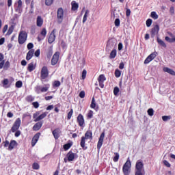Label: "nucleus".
<instances>
[{
	"label": "nucleus",
	"instance_id": "38",
	"mask_svg": "<svg viewBox=\"0 0 175 175\" xmlns=\"http://www.w3.org/2000/svg\"><path fill=\"white\" fill-rule=\"evenodd\" d=\"M150 17L153 18V20H158L159 16L157 14L156 12H152L150 14Z\"/></svg>",
	"mask_w": 175,
	"mask_h": 175
},
{
	"label": "nucleus",
	"instance_id": "4",
	"mask_svg": "<svg viewBox=\"0 0 175 175\" xmlns=\"http://www.w3.org/2000/svg\"><path fill=\"white\" fill-rule=\"evenodd\" d=\"M132 167V163H131V160L128 158L126 163L124 164L122 167V172L124 175H129L131 173V167Z\"/></svg>",
	"mask_w": 175,
	"mask_h": 175
},
{
	"label": "nucleus",
	"instance_id": "21",
	"mask_svg": "<svg viewBox=\"0 0 175 175\" xmlns=\"http://www.w3.org/2000/svg\"><path fill=\"white\" fill-rule=\"evenodd\" d=\"M79 9V3H77L76 1H73L71 2V10L72 12H77V10Z\"/></svg>",
	"mask_w": 175,
	"mask_h": 175
},
{
	"label": "nucleus",
	"instance_id": "30",
	"mask_svg": "<svg viewBox=\"0 0 175 175\" xmlns=\"http://www.w3.org/2000/svg\"><path fill=\"white\" fill-rule=\"evenodd\" d=\"M157 43L160 45L162 46V47H164L165 49H166L167 46L166 44L165 43V42L163 40H162L161 38H159V37H157Z\"/></svg>",
	"mask_w": 175,
	"mask_h": 175
},
{
	"label": "nucleus",
	"instance_id": "39",
	"mask_svg": "<svg viewBox=\"0 0 175 175\" xmlns=\"http://www.w3.org/2000/svg\"><path fill=\"white\" fill-rule=\"evenodd\" d=\"M25 100L26 102H33V100H35V98L31 95H29L25 98Z\"/></svg>",
	"mask_w": 175,
	"mask_h": 175
},
{
	"label": "nucleus",
	"instance_id": "55",
	"mask_svg": "<svg viewBox=\"0 0 175 175\" xmlns=\"http://www.w3.org/2000/svg\"><path fill=\"white\" fill-rule=\"evenodd\" d=\"M32 105L33 106L34 109H38L40 105L38 101H35L32 103Z\"/></svg>",
	"mask_w": 175,
	"mask_h": 175
},
{
	"label": "nucleus",
	"instance_id": "13",
	"mask_svg": "<svg viewBox=\"0 0 175 175\" xmlns=\"http://www.w3.org/2000/svg\"><path fill=\"white\" fill-rule=\"evenodd\" d=\"M77 122H78L79 125L84 128V125L85 124V122L84 120V116L81 113H79L77 118Z\"/></svg>",
	"mask_w": 175,
	"mask_h": 175
},
{
	"label": "nucleus",
	"instance_id": "3",
	"mask_svg": "<svg viewBox=\"0 0 175 175\" xmlns=\"http://www.w3.org/2000/svg\"><path fill=\"white\" fill-rule=\"evenodd\" d=\"M28 33L25 31H21L18 37V42L19 44H24L27 42Z\"/></svg>",
	"mask_w": 175,
	"mask_h": 175
},
{
	"label": "nucleus",
	"instance_id": "16",
	"mask_svg": "<svg viewBox=\"0 0 175 175\" xmlns=\"http://www.w3.org/2000/svg\"><path fill=\"white\" fill-rule=\"evenodd\" d=\"M105 139V133H102L100 135L98 144H97V149L100 150L102 146L103 145V140Z\"/></svg>",
	"mask_w": 175,
	"mask_h": 175
},
{
	"label": "nucleus",
	"instance_id": "1",
	"mask_svg": "<svg viewBox=\"0 0 175 175\" xmlns=\"http://www.w3.org/2000/svg\"><path fill=\"white\" fill-rule=\"evenodd\" d=\"M135 175H146L144 164L141 160H138L135 164Z\"/></svg>",
	"mask_w": 175,
	"mask_h": 175
},
{
	"label": "nucleus",
	"instance_id": "46",
	"mask_svg": "<svg viewBox=\"0 0 175 175\" xmlns=\"http://www.w3.org/2000/svg\"><path fill=\"white\" fill-rule=\"evenodd\" d=\"M72 116H73V109L71 108L70 111L68 113L67 120H70Z\"/></svg>",
	"mask_w": 175,
	"mask_h": 175
},
{
	"label": "nucleus",
	"instance_id": "32",
	"mask_svg": "<svg viewBox=\"0 0 175 175\" xmlns=\"http://www.w3.org/2000/svg\"><path fill=\"white\" fill-rule=\"evenodd\" d=\"M51 55H53V46H51L48 48V51L46 53V57L48 58H50V57H51Z\"/></svg>",
	"mask_w": 175,
	"mask_h": 175
},
{
	"label": "nucleus",
	"instance_id": "35",
	"mask_svg": "<svg viewBox=\"0 0 175 175\" xmlns=\"http://www.w3.org/2000/svg\"><path fill=\"white\" fill-rule=\"evenodd\" d=\"M165 40L166 42H168V43H174L175 42V36L172 37V38H169V36H165Z\"/></svg>",
	"mask_w": 175,
	"mask_h": 175
},
{
	"label": "nucleus",
	"instance_id": "25",
	"mask_svg": "<svg viewBox=\"0 0 175 175\" xmlns=\"http://www.w3.org/2000/svg\"><path fill=\"white\" fill-rule=\"evenodd\" d=\"M36 25L37 27H42L43 25V18L42 16H38L36 19Z\"/></svg>",
	"mask_w": 175,
	"mask_h": 175
},
{
	"label": "nucleus",
	"instance_id": "26",
	"mask_svg": "<svg viewBox=\"0 0 175 175\" xmlns=\"http://www.w3.org/2000/svg\"><path fill=\"white\" fill-rule=\"evenodd\" d=\"M55 140L59 139V129L57 128L52 132Z\"/></svg>",
	"mask_w": 175,
	"mask_h": 175
},
{
	"label": "nucleus",
	"instance_id": "15",
	"mask_svg": "<svg viewBox=\"0 0 175 175\" xmlns=\"http://www.w3.org/2000/svg\"><path fill=\"white\" fill-rule=\"evenodd\" d=\"M40 137V133H37L34 135L31 139V146L35 147L38 142L39 141V138Z\"/></svg>",
	"mask_w": 175,
	"mask_h": 175
},
{
	"label": "nucleus",
	"instance_id": "53",
	"mask_svg": "<svg viewBox=\"0 0 175 175\" xmlns=\"http://www.w3.org/2000/svg\"><path fill=\"white\" fill-rule=\"evenodd\" d=\"M115 27H120V24H121V21H120V18H116L114 22Z\"/></svg>",
	"mask_w": 175,
	"mask_h": 175
},
{
	"label": "nucleus",
	"instance_id": "56",
	"mask_svg": "<svg viewBox=\"0 0 175 175\" xmlns=\"http://www.w3.org/2000/svg\"><path fill=\"white\" fill-rule=\"evenodd\" d=\"M79 97H81V99H83V98H85V92H84L83 90L81 91L79 93Z\"/></svg>",
	"mask_w": 175,
	"mask_h": 175
},
{
	"label": "nucleus",
	"instance_id": "41",
	"mask_svg": "<svg viewBox=\"0 0 175 175\" xmlns=\"http://www.w3.org/2000/svg\"><path fill=\"white\" fill-rule=\"evenodd\" d=\"M40 168V166L39 165V163H33L32 169H33V170H39Z\"/></svg>",
	"mask_w": 175,
	"mask_h": 175
},
{
	"label": "nucleus",
	"instance_id": "44",
	"mask_svg": "<svg viewBox=\"0 0 175 175\" xmlns=\"http://www.w3.org/2000/svg\"><path fill=\"white\" fill-rule=\"evenodd\" d=\"M15 87H16V88H21V87H23V81H16L15 83Z\"/></svg>",
	"mask_w": 175,
	"mask_h": 175
},
{
	"label": "nucleus",
	"instance_id": "54",
	"mask_svg": "<svg viewBox=\"0 0 175 175\" xmlns=\"http://www.w3.org/2000/svg\"><path fill=\"white\" fill-rule=\"evenodd\" d=\"M118 92H120V88H118V87H115L113 89V94L117 96L118 95Z\"/></svg>",
	"mask_w": 175,
	"mask_h": 175
},
{
	"label": "nucleus",
	"instance_id": "23",
	"mask_svg": "<svg viewBox=\"0 0 175 175\" xmlns=\"http://www.w3.org/2000/svg\"><path fill=\"white\" fill-rule=\"evenodd\" d=\"M2 87L3 88H9L10 87V85H9V79H4L1 81Z\"/></svg>",
	"mask_w": 175,
	"mask_h": 175
},
{
	"label": "nucleus",
	"instance_id": "18",
	"mask_svg": "<svg viewBox=\"0 0 175 175\" xmlns=\"http://www.w3.org/2000/svg\"><path fill=\"white\" fill-rule=\"evenodd\" d=\"M67 159L69 162H72V161H75V158H76V153H74L72 151H70L68 152L67 155Z\"/></svg>",
	"mask_w": 175,
	"mask_h": 175
},
{
	"label": "nucleus",
	"instance_id": "19",
	"mask_svg": "<svg viewBox=\"0 0 175 175\" xmlns=\"http://www.w3.org/2000/svg\"><path fill=\"white\" fill-rule=\"evenodd\" d=\"M42 126H43V122H38L33 125V131H34L35 132H38V131H39L40 128H42Z\"/></svg>",
	"mask_w": 175,
	"mask_h": 175
},
{
	"label": "nucleus",
	"instance_id": "63",
	"mask_svg": "<svg viewBox=\"0 0 175 175\" xmlns=\"http://www.w3.org/2000/svg\"><path fill=\"white\" fill-rule=\"evenodd\" d=\"M20 135H21V131H20L18 130L15 131V134H14L15 137H18V136H20Z\"/></svg>",
	"mask_w": 175,
	"mask_h": 175
},
{
	"label": "nucleus",
	"instance_id": "10",
	"mask_svg": "<svg viewBox=\"0 0 175 175\" xmlns=\"http://www.w3.org/2000/svg\"><path fill=\"white\" fill-rule=\"evenodd\" d=\"M55 32H57V29H53L51 33H50L48 39V43H49V44H51V43H54V42H55Z\"/></svg>",
	"mask_w": 175,
	"mask_h": 175
},
{
	"label": "nucleus",
	"instance_id": "29",
	"mask_svg": "<svg viewBox=\"0 0 175 175\" xmlns=\"http://www.w3.org/2000/svg\"><path fill=\"white\" fill-rule=\"evenodd\" d=\"M116 57H117V49H113L110 53L109 58L113 59Z\"/></svg>",
	"mask_w": 175,
	"mask_h": 175
},
{
	"label": "nucleus",
	"instance_id": "33",
	"mask_svg": "<svg viewBox=\"0 0 175 175\" xmlns=\"http://www.w3.org/2000/svg\"><path fill=\"white\" fill-rule=\"evenodd\" d=\"M49 88H50V84H46L44 85V87L41 88L40 90L41 92H47Z\"/></svg>",
	"mask_w": 175,
	"mask_h": 175
},
{
	"label": "nucleus",
	"instance_id": "34",
	"mask_svg": "<svg viewBox=\"0 0 175 175\" xmlns=\"http://www.w3.org/2000/svg\"><path fill=\"white\" fill-rule=\"evenodd\" d=\"M36 66L33 65V63H30L28 64L27 70L29 72H33V70H35Z\"/></svg>",
	"mask_w": 175,
	"mask_h": 175
},
{
	"label": "nucleus",
	"instance_id": "37",
	"mask_svg": "<svg viewBox=\"0 0 175 175\" xmlns=\"http://www.w3.org/2000/svg\"><path fill=\"white\" fill-rule=\"evenodd\" d=\"M61 85V82L59 81H54L53 83V88H57Z\"/></svg>",
	"mask_w": 175,
	"mask_h": 175
},
{
	"label": "nucleus",
	"instance_id": "28",
	"mask_svg": "<svg viewBox=\"0 0 175 175\" xmlns=\"http://www.w3.org/2000/svg\"><path fill=\"white\" fill-rule=\"evenodd\" d=\"M85 138L84 136L81 137V140L80 142V146L83 148V150H87V147H85Z\"/></svg>",
	"mask_w": 175,
	"mask_h": 175
},
{
	"label": "nucleus",
	"instance_id": "11",
	"mask_svg": "<svg viewBox=\"0 0 175 175\" xmlns=\"http://www.w3.org/2000/svg\"><path fill=\"white\" fill-rule=\"evenodd\" d=\"M158 53L157 52H153L150 55H149L146 59L144 60V64H150L151 62V61H152V59H154L155 57H157V55Z\"/></svg>",
	"mask_w": 175,
	"mask_h": 175
},
{
	"label": "nucleus",
	"instance_id": "40",
	"mask_svg": "<svg viewBox=\"0 0 175 175\" xmlns=\"http://www.w3.org/2000/svg\"><path fill=\"white\" fill-rule=\"evenodd\" d=\"M91 109H95L96 107V103H95V98L93 97L92 99V103L90 104Z\"/></svg>",
	"mask_w": 175,
	"mask_h": 175
},
{
	"label": "nucleus",
	"instance_id": "45",
	"mask_svg": "<svg viewBox=\"0 0 175 175\" xmlns=\"http://www.w3.org/2000/svg\"><path fill=\"white\" fill-rule=\"evenodd\" d=\"M9 68H10V62L9 61H7L5 64H4V70H8V69H9Z\"/></svg>",
	"mask_w": 175,
	"mask_h": 175
},
{
	"label": "nucleus",
	"instance_id": "22",
	"mask_svg": "<svg viewBox=\"0 0 175 175\" xmlns=\"http://www.w3.org/2000/svg\"><path fill=\"white\" fill-rule=\"evenodd\" d=\"M34 53H35L34 49H31L28 51V53H27V55H26L27 61H29L32 58V57H33Z\"/></svg>",
	"mask_w": 175,
	"mask_h": 175
},
{
	"label": "nucleus",
	"instance_id": "20",
	"mask_svg": "<svg viewBox=\"0 0 175 175\" xmlns=\"http://www.w3.org/2000/svg\"><path fill=\"white\" fill-rule=\"evenodd\" d=\"M15 147H17V142L16 140H11L8 146V150L12 151V150H13V148Z\"/></svg>",
	"mask_w": 175,
	"mask_h": 175
},
{
	"label": "nucleus",
	"instance_id": "51",
	"mask_svg": "<svg viewBox=\"0 0 175 175\" xmlns=\"http://www.w3.org/2000/svg\"><path fill=\"white\" fill-rule=\"evenodd\" d=\"M115 76L117 78L121 77V71L120 70H118V69H116L115 70Z\"/></svg>",
	"mask_w": 175,
	"mask_h": 175
},
{
	"label": "nucleus",
	"instance_id": "12",
	"mask_svg": "<svg viewBox=\"0 0 175 175\" xmlns=\"http://www.w3.org/2000/svg\"><path fill=\"white\" fill-rule=\"evenodd\" d=\"M98 81L99 83V86L100 87V88H105L104 83L105 81H106V77L105 76V75H100L98 77Z\"/></svg>",
	"mask_w": 175,
	"mask_h": 175
},
{
	"label": "nucleus",
	"instance_id": "49",
	"mask_svg": "<svg viewBox=\"0 0 175 175\" xmlns=\"http://www.w3.org/2000/svg\"><path fill=\"white\" fill-rule=\"evenodd\" d=\"M146 27H151V24H152V19L148 18V20H146Z\"/></svg>",
	"mask_w": 175,
	"mask_h": 175
},
{
	"label": "nucleus",
	"instance_id": "2",
	"mask_svg": "<svg viewBox=\"0 0 175 175\" xmlns=\"http://www.w3.org/2000/svg\"><path fill=\"white\" fill-rule=\"evenodd\" d=\"M46 117H47V112H43L42 114H40V111H37L33 114L34 122L42 121V120L46 118Z\"/></svg>",
	"mask_w": 175,
	"mask_h": 175
},
{
	"label": "nucleus",
	"instance_id": "60",
	"mask_svg": "<svg viewBox=\"0 0 175 175\" xmlns=\"http://www.w3.org/2000/svg\"><path fill=\"white\" fill-rule=\"evenodd\" d=\"M10 142L8 140H5V142H3V147H9L10 146Z\"/></svg>",
	"mask_w": 175,
	"mask_h": 175
},
{
	"label": "nucleus",
	"instance_id": "14",
	"mask_svg": "<svg viewBox=\"0 0 175 175\" xmlns=\"http://www.w3.org/2000/svg\"><path fill=\"white\" fill-rule=\"evenodd\" d=\"M46 35H47V30L46 28H43L40 33L37 37L38 41L41 42V40H43L44 38H46Z\"/></svg>",
	"mask_w": 175,
	"mask_h": 175
},
{
	"label": "nucleus",
	"instance_id": "62",
	"mask_svg": "<svg viewBox=\"0 0 175 175\" xmlns=\"http://www.w3.org/2000/svg\"><path fill=\"white\" fill-rule=\"evenodd\" d=\"M124 66H125V64H124V62H122L119 64V69L122 70L124 69Z\"/></svg>",
	"mask_w": 175,
	"mask_h": 175
},
{
	"label": "nucleus",
	"instance_id": "7",
	"mask_svg": "<svg viewBox=\"0 0 175 175\" xmlns=\"http://www.w3.org/2000/svg\"><path fill=\"white\" fill-rule=\"evenodd\" d=\"M57 23L59 24H62V22L64 21V9L62 8H59L57 9Z\"/></svg>",
	"mask_w": 175,
	"mask_h": 175
},
{
	"label": "nucleus",
	"instance_id": "43",
	"mask_svg": "<svg viewBox=\"0 0 175 175\" xmlns=\"http://www.w3.org/2000/svg\"><path fill=\"white\" fill-rule=\"evenodd\" d=\"M92 117H94V111L92 110H90L87 114V118L90 120Z\"/></svg>",
	"mask_w": 175,
	"mask_h": 175
},
{
	"label": "nucleus",
	"instance_id": "52",
	"mask_svg": "<svg viewBox=\"0 0 175 175\" xmlns=\"http://www.w3.org/2000/svg\"><path fill=\"white\" fill-rule=\"evenodd\" d=\"M147 112L148 116H150V117H152V116H154V109L152 108L148 109Z\"/></svg>",
	"mask_w": 175,
	"mask_h": 175
},
{
	"label": "nucleus",
	"instance_id": "61",
	"mask_svg": "<svg viewBox=\"0 0 175 175\" xmlns=\"http://www.w3.org/2000/svg\"><path fill=\"white\" fill-rule=\"evenodd\" d=\"M163 162L165 166H166L167 167H170L171 165L167 160H164Z\"/></svg>",
	"mask_w": 175,
	"mask_h": 175
},
{
	"label": "nucleus",
	"instance_id": "48",
	"mask_svg": "<svg viewBox=\"0 0 175 175\" xmlns=\"http://www.w3.org/2000/svg\"><path fill=\"white\" fill-rule=\"evenodd\" d=\"M162 120L164 122L168 121V120H172L171 116H162Z\"/></svg>",
	"mask_w": 175,
	"mask_h": 175
},
{
	"label": "nucleus",
	"instance_id": "6",
	"mask_svg": "<svg viewBox=\"0 0 175 175\" xmlns=\"http://www.w3.org/2000/svg\"><path fill=\"white\" fill-rule=\"evenodd\" d=\"M20 126H21V119L20 118H18L15 122H14V124L12 125L11 128V131L12 133H14V132H16V131H18L20 129Z\"/></svg>",
	"mask_w": 175,
	"mask_h": 175
},
{
	"label": "nucleus",
	"instance_id": "9",
	"mask_svg": "<svg viewBox=\"0 0 175 175\" xmlns=\"http://www.w3.org/2000/svg\"><path fill=\"white\" fill-rule=\"evenodd\" d=\"M59 52H55L51 59V63L53 66H55L58 64V61H59Z\"/></svg>",
	"mask_w": 175,
	"mask_h": 175
},
{
	"label": "nucleus",
	"instance_id": "17",
	"mask_svg": "<svg viewBox=\"0 0 175 175\" xmlns=\"http://www.w3.org/2000/svg\"><path fill=\"white\" fill-rule=\"evenodd\" d=\"M159 32V25H156L151 30L150 35L152 38H154L155 35H158V33Z\"/></svg>",
	"mask_w": 175,
	"mask_h": 175
},
{
	"label": "nucleus",
	"instance_id": "47",
	"mask_svg": "<svg viewBox=\"0 0 175 175\" xmlns=\"http://www.w3.org/2000/svg\"><path fill=\"white\" fill-rule=\"evenodd\" d=\"M54 2V0H45V5L46 6H51Z\"/></svg>",
	"mask_w": 175,
	"mask_h": 175
},
{
	"label": "nucleus",
	"instance_id": "50",
	"mask_svg": "<svg viewBox=\"0 0 175 175\" xmlns=\"http://www.w3.org/2000/svg\"><path fill=\"white\" fill-rule=\"evenodd\" d=\"M85 77H87V70H83L81 74L82 80H85Z\"/></svg>",
	"mask_w": 175,
	"mask_h": 175
},
{
	"label": "nucleus",
	"instance_id": "59",
	"mask_svg": "<svg viewBox=\"0 0 175 175\" xmlns=\"http://www.w3.org/2000/svg\"><path fill=\"white\" fill-rule=\"evenodd\" d=\"M35 57H40V49H37L36 52H34Z\"/></svg>",
	"mask_w": 175,
	"mask_h": 175
},
{
	"label": "nucleus",
	"instance_id": "36",
	"mask_svg": "<svg viewBox=\"0 0 175 175\" xmlns=\"http://www.w3.org/2000/svg\"><path fill=\"white\" fill-rule=\"evenodd\" d=\"M88 14H90V10H87L85 11V14H84L83 18V21H82L83 24H84L85 23V21H87Z\"/></svg>",
	"mask_w": 175,
	"mask_h": 175
},
{
	"label": "nucleus",
	"instance_id": "27",
	"mask_svg": "<svg viewBox=\"0 0 175 175\" xmlns=\"http://www.w3.org/2000/svg\"><path fill=\"white\" fill-rule=\"evenodd\" d=\"M83 137L86 139H92V131L91 130L87 131Z\"/></svg>",
	"mask_w": 175,
	"mask_h": 175
},
{
	"label": "nucleus",
	"instance_id": "24",
	"mask_svg": "<svg viewBox=\"0 0 175 175\" xmlns=\"http://www.w3.org/2000/svg\"><path fill=\"white\" fill-rule=\"evenodd\" d=\"M163 72L169 73L172 76H175V71L173 70L172 68H169L167 67H165V68H163Z\"/></svg>",
	"mask_w": 175,
	"mask_h": 175
},
{
	"label": "nucleus",
	"instance_id": "8",
	"mask_svg": "<svg viewBox=\"0 0 175 175\" xmlns=\"http://www.w3.org/2000/svg\"><path fill=\"white\" fill-rule=\"evenodd\" d=\"M14 10L16 13L23 12V1L18 0L17 2H15L14 5Z\"/></svg>",
	"mask_w": 175,
	"mask_h": 175
},
{
	"label": "nucleus",
	"instance_id": "57",
	"mask_svg": "<svg viewBox=\"0 0 175 175\" xmlns=\"http://www.w3.org/2000/svg\"><path fill=\"white\" fill-rule=\"evenodd\" d=\"M14 28H13V26H11V27L9 28L7 34H8V35H12V33H13V30H14Z\"/></svg>",
	"mask_w": 175,
	"mask_h": 175
},
{
	"label": "nucleus",
	"instance_id": "58",
	"mask_svg": "<svg viewBox=\"0 0 175 175\" xmlns=\"http://www.w3.org/2000/svg\"><path fill=\"white\" fill-rule=\"evenodd\" d=\"M27 49H29V51L32 50V48L33 47V43L30 42L27 44Z\"/></svg>",
	"mask_w": 175,
	"mask_h": 175
},
{
	"label": "nucleus",
	"instance_id": "31",
	"mask_svg": "<svg viewBox=\"0 0 175 175\" xmlns=\"http://www.w3.org/2000/svg\"><path fill=\"white\" fill-rule=\"evenodd\" d=\"M72 146H73L72 142L67 143L63 146V148H64V151H68V150H69V148H70V147H72Z\"/></svg>",
	"mask_w": 175,
	"mask_h": 175
},
{
	"label": "nucleus",
	"instance_id": "64",
	"mask_svg": "<svg viewBox=\"0 0 175 175\" xmlns=\"http://www.w3.org/2000/svg\"><path fill=\"white\" fill-rule=\"evenodd\" d=\"M27 117H31V113H24L23 115V118L24 119V118H27Z\"/></svg>",
	"mask_w": 175,
	"mask_h": 175
},
{
	"label": "nucleus",
	"instance_id": "5",
	"mask_svg": "<svg viewBox=\"0 0 175 175\" xmlns=\"http://www.w3.org/2000/svg\"><path fill=\"white\" fill-rule=\"evenodd\" d=\"M49 77V68L47 66H44L41 69V75H40V80L43 81V80H46Z\"/></svg>",
	"mask_w": 175,
	"mask_h": 175
},
{
	"label": "nucleus",
	"instance_id": "42",
	"mask_svg": "<svg viewBox=\"0 0 175 175\" xmlns=\"http://www.w3.org/2000/svg\"><path fill=\"white\" fill-rule=\"evenodd\" d=\"M115 156L113 158V162H118V159H120V154H118V152H115Z\"/></svg>",
	"mask_w": 175,
	"mask_h": 175
}]
</instances>
